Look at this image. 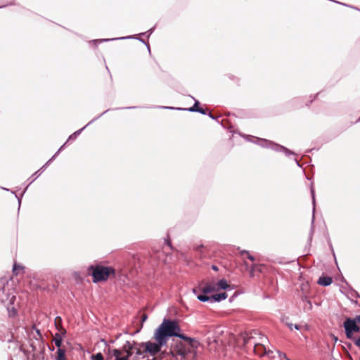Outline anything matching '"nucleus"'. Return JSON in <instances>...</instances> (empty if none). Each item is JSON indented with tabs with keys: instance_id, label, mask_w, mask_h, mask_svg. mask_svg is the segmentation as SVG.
I'll return each mask as SVG.
<instances>
[{
	"instance_id": "f257e3e1",
	"label": "nucleus",
	"mask_w": 360,
	"mask_h": 360,
	"mask_svg": "<svg viewBox=\"0 0 360 360\" xmlns=\"http://www.w3.org/2000/svg\"><path fill=\"white\" fill-rule=\"evenodd\" d=\"M181 327L176 320L164 319L162 323L156 328L155 333L158 335L159 338L164 341L166 344L169 338H180L182 333Z\"/></svg>"
},
{
	"instance_id": "f03ea898",
	"label": "nucleus",
	"mask_w": 360,
	"mask_h": 360,
	"mask_svg": "<svg viewBox=\"0 0 360 360\" xmlns=\"http://www.w3.org/2000/svg\"><path fill=\"white\" fill-rule=\"evenodd\" d=\"M255 335H259V342H253L254 352L259 356H263L266 353V348L264 346V342L268 341L266 336L260 335L257 330H253L250 333H242L239 341H242L243 346H246L249 343H251L252 340L255 339Z\"/></svg>"
},
{
	"instance_id": "7ed1b4c3",
	"label": "nucleus",
	"mask_w": 360,
	"mask_h": 360,
	"mask_svg": "<svg viewBox=\"0 0 360 360\" xmlns=\"http://www.w3.org/2000/svg\"><path fill=\"white\" fill-rule=\"evenodd\" d=\"M242 136L248 141L253 142L262 148H270L275 152L283 153L288 157L291 155H295L293 151L274 141L265 139L255 137L250 135L244 134L242 135Z\"/></svg>"
},
{
	"instance_id": "20e7f679",
	"label": "nucleus",
	"mask_w": 360,
	"mask_h": 360,
	"mask_svg": "<svg viewBox=\"0 0 360 360\" xmlns=\"http://www.w3.org/2000/svg\"><path fill=\"white\" fill-rule=\"evenodd\" d=\"M94 283L105 281L110 276L115 275V269L110 266H105L99 264H91L87 268Z\"/></svg>"
},
{
	"instance_id": "39448f33",
	"label": "nucleus",
	"mask_w": 360,
	"mask_h": 360,
	"mask_svg": "<svg viewBox=\"0 0 360 360\" xmlns=\"http://www.w3.org/2000/svg\"><path fill=\"white\" fill-rule=\"evenodd\" d=\"M154 29H155V27L149 29L146 32H141L138 34H133V35H129V36H126V37L93 39V40L89 41V44L93 45L94 47H96L98 46V44L103 43V42L125 40V39H136V40L141 41V43L144 44L146 46L148 51L150 52V49L149 44L141 37H146L147 38H149L150 36L152 34L153 32L154 31Z\"/></svg>"
},
{
	"instance_id": "423d86ee",
	"label": "nucleus",
	"mask_w": 360,
	"mask_h": 360,
	"mask_svg": "<svg viewBox=\"0 0 360 360\" xmlns=\"http://www.w3.org/2000/svg\"><path fill=\"white\" fill-rule=\"evenodd\" d=\"M154 339L155 340L156 342H141L140 347H144V352L148 353L150 356H155L158 353H159L161 350V348L164 346H165L167 344L162 341L158 335L155 333H154Z\"/></svg>"
},
{
	"instance_id": "0eeeda50",
	"label": "nucleus",
	"mask_w": 360,
	"mask_h": 360,
	"mask_svg": "<svg viewBox=\"0 0 360 360\" xmlns=\"http://www.w3.org/2000/svg\"><path fill=\"white\" fill-rule=\"evenodd\" d=\"M346 338L349 340L353 339L354 333L360 332V326L352 321V318L347 317L343 323Z\"/></svg>"
},
{
	"instance_id": "6e6552de",
	"label": "nucleus",
	"mask_w": 360,
	"mask_h": 360,
	"mask_svg": "<svg viewBox=\"0 0 360 360\" xmlns=\"http://www.w3.org/2000/svg\"><path fill=\"white\" fill-rule=\"evenodd\" d=\"M51 162H49V160L46 162V163L43 165L39 169H38L37 172H35L30 178V179H31L30 184L25 187V188L24 189V191H22V194L20 196H18L15 191H11V192L15 195V197L17 198L18 200V210L20 209V205H21V200H22V195L25 193L28 186L30 184H31L32 182H34L41 174L42 172L44 171L45 168L50 164Z\"/></svg>"
},
{
	"instance_id": "1a4fd4ad",
	"label": "nucleus",
	"mask_w": 360,
	"mask_h": 360,
	"mask_svg": "<svg viewBox=\"0 0 360 360\" xmlns=\"http://www.w3.org/2000/svg\"><path fill=\"white\" fill-rule=\"evenodd\" d=\"M227 297L228 295L226 292H220L210 296L197 295V299L202 302H210L211 303H214L220 302L226 300Z\"/></svg>"
},
{
	"instance_id": "9d476101",
	"label": "nucleus",
	"mask_w": 360,
	"mask_h": 360,
	"mask_svg": "<svg viewBox=\"0 0 360 360\" xmlns=\"http://www.w3.org/2000/svg\"><path fill=\"white\" fill-rule=\"evenodd\" d=\"M110 109H108L106 110H105L103 112H102L101 114H100L98 116L94 117V119H92L89 122H88L84 127H83L82 128H81L80 129L75 131L73 134H72L71 135L69 136L68 140H67V142L70 141H74L77 139V137L82 133V131L86 128L88 126H89L90 124H91L93 122H94L95 121H96L97 120H98L100 117H101L103 115H105L106 112H108V111H110Z\"/></svg>"
},
{
	"instance_id": "9b49d317",
	"label": "nucleus",
	"mask_w": 360,
	"mask_h": 360,
	"mask_svg": "<svg viewBox=\"0 0 360 360\" xmlns=\"http://www.w3.org/2000/svg\"><path fill=\"white\" fill-rule=\"evenodd\" d=\"M310 193L311 195V200H312V205H313V214H312V219H311V229L309 233V238L308 240L309 243H311L312 240V237L314 232V212H315V206H316V199H315V191L314 188L311 186L310 189Z\"/></svg>"
},
{
	"instance_id": "f8f14e48",
	"label": "nucleus",
	"mask_w": 360,
	"mask_h": 360,
	"mask_svg": "<svg viewBox=\"0 0 360 360\" xmlns=\"http://www.w3.org/2000/svg\"><path fill=\"white\" fill-rule=\"evenodd\" d=\"M191 98L195 101V103L193 106L184 108H174V107H167V106H161V108H165V109H169V110H184V111H188V112H196L198 110V108H200V102L195 99L193 96Z\"/></svg>"
},
{
	"instance_id": "ddd939ff",
	"label": "nucleus",
	"mask_w": 360,
	"mask_h": 360,
	"mask_svg": "<svg viewBox=\"0 0 360 360\" xmlns=\"http://www.w3.org/2000/svg\"><path fill=\"white\" fill-rule=\"evenodd\" d=\"M8 304L6 306V309L8 311V316L9 317H14L17 314V310L13 306L14 302L15 300V297L14 295H8Z\"/></svg>"
},
{
	"instance_id": "4468645a",
	"label": "nucleus",
	"mask_w": 360,
	"mask_h": 360,
	"mask_svg": "<svg viewBox=\"0 0 360 360\" xmlns=\"http://www.w3.org/2000/svg\"><path fill=\"white\" fill-rule=\"evenodd\" d=\"M13 335L8 329L6 327H3L0 330V340L2 342H11L13 341Z\"/></svg>"
},
{
	"instance_id": "2eb2a0df",
	"label": "nucleus",
	"mask_w": 360,
	"mask_h": 360,
	"mask_svg": "<svg viewBox=\"0 0 360 360\" xmlns=\"http://www.w3.org/2000/svg\"><path fill=\"white\" fill-rule=\"evenodd\" d=\"M217 290L216 285L212 283H206L205 285L200 288L201 293L198 295H205L209 296L208 294L212 292H215Z\"/></svg>"
},
{
	"instance_id": "dca6fc26",
	"label": "nucleus",
	"mask_w": 360,
	"mask_h": 360,
	"mask_svg": "<svg viewBox=\"0 0 360 360\" xmlns=\"http://www.w3.org/2000/svg\"><path fill=\"white\" fill-rule=\"evenodd\" d=\"M179 338L186 341L189 346H191L192 348H197L199 345V342L195 338L188 337L184 333L181 335Z\"/></svg>"
},
{
	"instance_id": "f3484780",
	"label": "nucleus",
	"mask_w": 360,
	"mask_h": 360,
	"mask_svg": "<svg viewBox=\"0 0 360 360\" xmlns=\"http://www.w3.org/2000/svg\"><path fill=\"white\" fill-rule=\"evenodd\" d=\"M333 283V278L328 276H321L319 278L317 283L321 286L327 287Z\"/></svg>"
},
{
	"instance_id": "a211bd4d",
	"label": "nucleus",
	"mask_w": 360,
	"mask_h": 360,
	"mask_svg": "<svg viewBox=\"0 0 360 360\" xmlns=\"http://www.w3.org/2000/svg\"><path fill=\"white\" fill-rule=\"evenodd\" d=\"M217 290H231V287L228 284L227 281L225 278L220 279L216 284Z\"/></svg>"
},
{
	"instance_id": "6ab92c4d",
	"label": "nucleus",
	"mask_w": 360,
	"mask_h": 360,
	"mask_svg": "<svg viewBox=\"0 0 360 360\" xmlns=\"http://www.w3.org/2000/svg\"><path fill=\"white\" fill-rule=\"evenodd\" d=\"M61 323H62L61 317L56 316L55 319L56 328L64 336L66 334V330L62 327Z\"/></svg>"
},
{
	"instance_id": "aec40b11",
	"label": "nucleus",
	"mask_w": 360,
	"mask_h": 360,
	"mask_svg": "<svg viewBox=\"0 0 360 360\" xmlns=\"http://www.w3.org/2000/svg\"><path fill=\"white\" fill-rule=\"evenodd\" d=\"M62 336H63V335L61 334V333H56L54 335L53 341L54 342L55 345L56 346V347L58 349L61 347L62 341H63Z\"/></svg>"
},
{
	"instance_id": "412c9836",
	"label": "nucleus",
	"mask_w": 360,
	"mask_h": 360,
	"mask_svg": "<svg viewBox=\"0 0 360 360\" xmlns=\"http://www.w3.org/2000/svg\"><path fill=\"white\" fill-rule=\"evenodd\" d=\"M56 354H57V356L56 359V360H66L65 349H63L62 348L58 349L57 352H56Z\"/></svg>"
},
{
	"instance_id": "4be33fe9",
	"label": "nucleus",
	"mask_w": 360,
	"mask_h": 360,
	"mask_svg": "<svg viewBox=\"0 0 360 360\" xmlns=\"http://www.w3.org/2000/svg\"><path fill=\"white\" fill-rule=\"evenodd\" d=\"M122 349L123 352H127V351H129V350H134L132 345L131 344V342L129 340L125 342V343L122 346Z\"/></svg>"
},
{
	"instance_id": "5701e85b",
	"label": "nucleus",
	"mask_w": 360,
	"mask_h": 360,
	"mask_svg": "<svg viewBox=\"0 0 360 360\" xmlns=\"http://www.w3.org/2000/svg\"><path fill=\"white\" fill-rule=\"evenodd\" d=\"M142 347H136V349H134V350H135L136 356L137 358H139V357H141V358H144V356H143V354L145 352H144V350H143V351H142V350H141V348H142Z\"/></svg>"
},
{
	"instance_id": "b1692460",
	"label": "nucleus",
	"mask_w": 360,
	"mask_h": 360,
	"mask_svg": "<svg viewBox=\"0 0 360 360\" xmlns=\"http://www.w3.org/2000/svg\"><path fill=\"white\" fill-rule=\"evenodd\" d=\"M91 360H104L103 356L101 352H98L95 354L91 355Z\"/></svg>"
},
{
	"instance_id": "393cba45",
	"label": "nucleus",
	"mask_w": 360,
	"mask_h": 360,
	"mask_svg": "<svg viewBox=\"0 0 360 360\" xmlns=\"http://www.w3.org/2000/svg\"><path fill=\"white\" fill-rule=\"evenodd\" d=\"M22 269H23V267L21 265L15 263L13 266V273L15 275H18V270Z\"/></svg>"
},
{
	"instance_id": "a878e982",
	"label": "nucleus",
	"mask_w": 360,
	"mask_h": 360,
	"mask_svg": "<svg viewBox=\"0 0 360 360\" xmlns=\"http://www.w3.org/2000/svg\"><path fill=\"white\" fill-rule=\"evenodd\" d=\"M303 308L305 311H311L312 309L311 302L310 300H307V302H306V304L304 306Z\"/></svg>"
},
{
	"instance_id": "bb28decb",
	"label": "nucleus",
	"mask_w": 360,
	"mask_h": 360,
	"mask_svg": "<svg viewBox=\"0 0 360 360\" xmlns=\"http://www.w3.org/2000/svg\"><path fill=\"white\" fill-rule=\"evenodd\" d=\"M122 352L119 349H114L112 350V355L115 357V359H118L121 356Z\"/></svg>"
},
{
	"instance_id": "cd10ccee",
	"label": "nucleus",
	"mask_w": 360,
	"mask_h": 360,
	"mask_svg": "<svg viewBox=\"0 0 360 360\" xmlns=\"http://www.w3.org/2000/svg\"><path fill=\"white\" fill-rule=\"evenodd\" d=\"M176 353L178 355L185 357L186 355V351L184 348H179L177 349Z\"/></svg>"
},
{
	"instance_id": "c85d7f7f",
	"label": "nucleus",
	"mask_w": 360,
	"mask_h": 360,
	"mask_svg": "<svg viewBox=\"0 0 360 360\" xmlns=\"http://www.w3.org/2000/svg\"><path fill=\"white\" fill-rule=\"evenodd\" d=\"M227 77H229V79L233 80V81L236 82V83H238V82H239V79L237 77H236L231 74L227 75Z\"/></svg>"
},
{
	"instance_id": "c756f323",
	"label": "nucleus",
	"mask_w": 360,
	"mask_h": 360,
	"mask_svg": "<svg viewBox=\"0 0 360 360\" xmlns=\"http://www.w3.org/2000/svg\"><path fill=\"white\" fill-rule=\"evenodd\" d=\"M147 319H148V315H147L146 314H143L141 315V326H143V323H144Z\"/></svg>"
},
{
	"instance_id": "7c9ffc66",
	"label": "nucleus",
	"mask_w": 360,
	"mask_h": 360,
	"mask_svg": "<svg viewBox=\"0 0 360 360\" xmlns=\"http://www.w3.org/2000/svg\"><path fill=\"white\" fill-rule=\"evenodd\" d=\"M354 343V345L359 347H360V337L359 338H354L352 339Z\"/></svg>"
},
{
	"instance_id": "2f4dec72",
	"label": "nucleus",
	"mask_w": 360,
	"mask_h": 360,
	"mask_svg": "<svg viewBox=\"0 0 360 360\" xmlns=\"http://www.w3.org/2000/svg\"><path fill=\"white\" fill-rule=\"evenodd\" d=\"M278 355H279V357H280V358L283 357V358H284L285 360H291L290 359H289V358L286 356V354H285V353H283V352H280V351H278Z\"/></svg>"
},
{
	"instance_id": "473e14b6",
	"label": "nucleus",
	"mask_w": 360,
	"mask_h": 360,
	"mask_svg": "<svg viewBox=\"0 0 360 360\" xmlns=\"http://www.w3.org/2000/svg\"><path fill=\"white\" fill-rule=\"evenodd\" d=\"M289 328L292 330V327L293 328L296 329V330H300V325H297V324H295L293 325L292 323H290L288 325Z\"/></svg>"
},
{
	"instance_id": "72a5a7b5",
	"label": "nucleus",
	"mask_w": 360,
	"mask_h": 360,
	"mask_svg": "<svg viewBox=\"0 0 360 360\" xmlns=\"http://www.w3.org/2000/svg\"><path fill=\"white\" fill-rule=\"evenodd\" d=\"M131 344L132 345V347H133V349H136V347H140V343L133 340L132 342H131Z\"/></svg>"
},
{
	"instance_id": "f704fd0d",
	"label": "nucleus",
	"mask_w": 360,
	"mask_h": 360,
	"mask_svg": "<svg viewBox=\"0 0 360 360\" xmlns=\"http://www.w3.org/2000/svg\"><path fill=\"white\" fill-rule=\"evenodd\" d=\"M126 354V356L124 357H128V359L133 355V350L127 351V352H124Z\"/></svg>"
},
{
	"instance_id": "c9c22d12",
	"label": "nucleus",
	"mask_w": 360,
	"mask_h": 360,
	"mask_svg": "<svg viewBox=\"0 0 360 360\" xmlns=\"http://www.w3.org/2000/svg\"><path fill=\"white\" fill-rule=\"evenodd\" d=\"M352 321H354L355 323H360V315L356 316L354 318L352 319Z\"/></svg>"
},
{
	"instance_id": "e433bc0d",
	"label": "nucleus",
	"mask_w": 360,
	"mask_h": 360,
	"mask_svg": "<svg viewBox=\"0 0 360 360\" xmlns=\"http://www.w3.org/2000/svg\"><path fill=\"white\" fill-rule=\"evenodd\" d=\"M197 112H199L202 115H207V111L206 110L203 109L202 108H198V110L197 111Z\"/></svg>"
},
{
	"instance_id": "4c0bfd02",
	"label": "nucleus",
	"mask_w": 360,
	"mask_h": 360,
	"mask_svg": "<svg viewBox=\"0 0 360 360\" xmlns=\"http://www.w3.org/2000/svg\"><path fill=\"white\" fill-rule=\"evenodd\" d=\"M237 250H240V254L241 255H244V254H247L248 255L250 252L248 250H240V248L239 247L237 248Z\"/></svg>"
},
{
	"instance_id": "58836bf2",
	"label": "nucleus",
	"mask_w": 360,
	"mask_h": 360,
	"mask_svg": "<svg viewBox=\"0 0 360 360\" xmlns=\"http://www.w3.org/2000/svg\"><path fill=\"white\" fill-rule=\"evenodd\" d=\"M138 106H129L126 108H120V109H136L138 108ZM113 110H119V108H114Z\"/></svg>"
},
{
	"instance_id": "ea45409f",
	"label": "nucleus",
	"mask_w": 360,
	"mask_h": 360,
	"mask_svg": "<svg viewBox=\"0 0 360 360\" xmlns=\"http://www.w3.org/2000/svg\"><path fill=\"white\" fill-rule=\"evenodd\" d=\"M60 152L58 150L57 152L49 160V162L53 161Z\"/></svg>"
},
{
	"instance_id": "a19ab883",
	"label": "nucleus",
	"mask_w": 360,
	"mask_h": 360,
	"mask_svg": "<svg viewBox=\"0 0 360 360\" xmlns=\"http://www.w3.org/2000/svg\"><path fill=\"white\" fill-rule=\"evenodd\" d=\"M300 298H301V300H302V302H307V300H309L308 299V297H307L306 295H301V297H300Z\"/></svg>"
},
{
	"instance_id": "79ce46f5",
	"label": "nucleus",
	"mask_w": 360,
	"mask_h": 360,
	"mask_svg": "<svg viewBox=\"0 0 360 360\" xmlns=\"http://www.w3.org/2000/svg\"><path fill=\"white\" fill-rule=\"evenodd\" d=\"M141 329H142V326H141L139 328H137L136 330H134V332H133V333L131 334V336H134V335H135L136 334H138V333L141 331Z\"/></svg>"
},
{
	"instance_id": "37998d69",
	"label": "nucleus",
	"mask_w": 360,
	"mask_h": 360,
	"mask_svg": "<svg viewBox=\"0 0 360 360\" xmlns=\"http://www.w3.org/2000/svg\"><path fill=\"white\" fill-rule=\"evenodd\" d=\"M255 264H253V265L251 266V269H250V276H254V271H255Z\"/></svg>"
},
{
	"instance_id": "c03bdc74",
	"label": "nucleus",
	"mask_w": 360,
	"mask_h": 360,
	"mask_svg": "<svg viewBox=\"0 0 360 360\" xmlns=\"http://www.w3.org/2000/svg\"><path fill=\"white\" fill-rule=\"evenodd\" d=\"M248 259L252 262L255 261V257L254 256L251 255L250 253L248 255Z\"/></svg>"
},
{
	"instance_id": "a18cd8bd",
	"label": "nucleus",
	"mask_w": 360,
	"mask_h": 360,
	"mask_svg": "<svg viewBox=\"0 0 360 360\" xmlns=\"http://www.w3.org/2000/svg\"><path fill=\"white\" fill-rule=\"evenodd\" d=\"M208 116H209L211 119H212V120H217V118H218V117H216V116L213 115L212 114V112H210L208 113ZM219 117H220V116H219Z\"/></svg>"
},
{
	"instance_id": "49530a36",
	"label": "nucleus",
	"mask_w": 360,
	"mask_h": 360,
	"mask_svg": "<svg viewBox=\"0 0 360 360\" xmlns=\"http://www.w3.org/2000/svg\"><path fill=\"white\" fill-rule=\"evenodd\" d=\"M165 243L171 249H172V243L169 239L165 240Z\"/></svg>"
},
{
	"instance_id": "de8ad7c7",
	"label": "nucleus",
	"mask_w": 360,
	"mask_h": 360,
	"mask_svg": "<svg viewBox=\"0 0 360 360\" xmlns=\"http://www.w3.org/2000/svg\"><path fill=\"white\" fill-rule=\"evenodd\" d=\"M198 291H200V289H198V288H193L192 290V292L197 296L198 295Z\"/></svg>"
},
{
	"instance_id": "09e8293b",
	"label": "nucleus",
	"mask_w": 360,
	"mask_h": 360,
	"mask_svg": "<svg viewBox=\"0 0 360 360\" xmlns=\"http://www.w3.org/2000/svg\"><path fill=\"white\" fill-rule=\"evenodd\" d=\"M330 248H331L332 252H333V257H334V259H335V262L336 264H338V262H337V259H336V257H335V252H334L333 246L331 245H330Z\"/></svg>"
},
{
	"instance_id": "8fccbe9b",
	"label": "nucleus",
	"mask_w": 360,
	"mask_h": 360,
	"mask_svg": "<svg viewBox=\"0 0 360 360\" xmlns=\"http://www.w3.org/2000/svg\"><path fill=\"white\" fill-rule=\"evenodd\" d=\"M115 360H129V359H128V357L120 356L118 359H115Z\"/></svg>"
},
{
	"instance_id": "3c124183",
	"label": "nucleus",
	"mask_w": 360,
	"mask_h": 360,
	"mask_svg": "<svg viewBox=\"0 0 360 360\" xmlns=\"http://www.w3.org/2000/svg\"><path fill=\"white\" fill-rule=\"evenodd\" d=\"M332 338H333V340H334L335 342H338V338L337 336H335V335H332Z\"/></svg>"
},
{
	"instance_id": "603ef678",
	"label": "nucleus",
	"mask_w": 360,
	"mask_h": 360,
	"mask_svg": "<svg viewBox=\"0 0 360 360\" xmlns=\"http://www.w3.org/2000/svg\"><path fill=\"white\" fill-rule=\"evenodd\" d=\"M212 269L214 271H218V269H218V267H217V266H216V265H212Z\"/></svg>"
},
{
	"instance_id": "864d4df0",
	"label": "nucleus",
	"mask_w": 360,
	"mask_h": 360,
	"mask_svg": "<svg viewBox=\"0 0 360 360\" xmlns=\"http://www.w3.org/2000/svg\"><path fill=\"white\" fill-rule=\"evenodd\" d=\"M68 142L66 141L63 146H61L59 148H58V150L60 152L63 148L65 147V146L66 145Z\"/></svg>"
},
{
	"instance_id": "5fc2aeb1",
	"label": "nucleus",
	"mask_w": 360,
	"mask_h": 360,
	"mask_svg": "<svg viewBox=\"0 0 360 360\" xmlns=\"http://www.w3.org/2000/svg\"><path fill=\"white\" fill-rule=\"evenodd\" d=\"M272 353H273V352L271 350H270V349L267 350L266 349V353L265 354V355L269 356L270 354H272Z\"/></svg>"
},
{
	"instance_id": "6e6d98bb",
	"label": "nucleus",
	"mask_w": 360,
	"mask_h": 360,
	"mask_svg": "<svg viewBox=\"0 0 360 360\" xmlns=\"http://www.w3.org/2000/svg\"><path fill=\"white\" fill-rule=\"evenodd\" d=\"M203 247V245H198L196 246L195 249L196 250H200V248H202Z\"/></svg>"
},
{
	"instance_id": "4d7b16f0",
	"label": "nucleus",
	"mask_w": 360,
	"mask_h": 360,
	"mask_svg": "<svg viewBox=\"0 0 360 360\" xmlns=\"http://www.w3.org/2000/svg\"><path fill=\"white\" fill-rule=\"evenodd\" d=\"M295 162L298 167H302L301 165L300 164L299 161L296 158L295 159Z\"/></svg>"
},
{
	"instance_id": "13d9d810",
	"label": "nucleus",
	"mask_w": 360,
	"mask_h": 360,
	"mask_svg": "<svg viewBox=\"0 0 360 360\" xmlns=\"http://www.w3.org/2000/svg\"><path fill=\"white\" fill-rule=\"evenodd\" d=\"M49 349L51 351H54V349H55V348H54V347H53V346H51V347L49 346Z\"/></svg>"
},
{
	"instance_id": "bf43d9fd",
	"label": "nucleus",
	"mask_w": 360,
	"mask_h": 360,
	"mask_svg": "<svg viewBox=\"0 0 360 360\" xmlns=\"http://www.w3.org/2000/svg\"><path fill=\"white\" fill-rule=\"evenodd\" d=\"M342 282L345 283V284L348 285L347 281L343 278L342 280Z\"/></svg>"
},
{
	"instance_id": "052dcab7",
	"label": "nucleus",
	"mask_w": 360,
	"mask_h": 360,
	"mask_svg": "<svg viewBox=\"0 0 360 360\" xmlns=\"http://www.w3.org/2000/svg\"><path fill=\"white\" fill-rule=\"evenodd\" d=\"M101 342H103L105 344V345H108L107 342L104 339H101Z\"/></svg>"
},
{
	"instance_id": "680f3d73",
	"label": "nucleus",
	"mask_w": 360,
	"mask_h": 360,
	"mask_svg": "<svg viewBox=\"0 0 360 360\" xmlns=\"http://www.w3.org/2000/svg\"><path fill=\"white\" fill-rule=\"evenodd\" d=\"M121 335H122V334H121V333L117 334V336H116V339L120 338V337Z\"/></svg>"
},
{
	"instance_id": "e2e57ef3",
	"label": "nucleus",
	"mask_w": 360,
	"mask_h": 360,
	"mask_svg": "<svg viewBox=\"0 0 360 360\" xmlns=\"http://www.w3.org/2000/svg\"><path fill=\"white\" fill-rule=\"evenodd\" d=\"M233 299V296H232V297L230 298L229 301H230V302H232Z\"/></svg>"
},
{
	"instance_id": "0e129e2a",
	"label": "nucleus",
	"mask_w": 360,
	"mask_h": 360,
	"mask_svg": "<svg viewBox=\"0 0 360 360\" xmlns=\"http://www.w3.org/2000/svg\"><path fill=\"white\" fill-rule=\"evenodd\" d=\"M2 189L6 190V191H10L9 189L6 188H2Z\"/></svg>"
},
{
	"instance_id": "69168bd1",
	"label": "nucleus",
	"mask_w": 360,
	"mask_h": 360,
	"mask_svg": "<svg viewBox=\"0 0 360 360\" xmlns=\"http://www.w3.org/2000/svg\"><path fill=\"white\" fill-rule=\"evenodd\" d=\"M360 122V117H359V119L356 120V122Z\"/></svg>"
},
{
	"instance_id": "338daca9",
	"label": "nucleus",
	"mask_w": 360,
	"mask_h": 360,
	"mask_svg": "<svg viewBox=\"0 0 360 360\" xmlns=\"http://www.w3.org/2000/svg\"><path fill=\"white\" fill-rule=\"evenodd\" d=\"M0 290L4 291V288H0Z\"/></svg>"
},
{
	"instance_id": "774afa93",
	"label": "nucleus",
	"mask_w": 360,
	"mask_h": 360,
	"mask_svg": "<svg viewBox=\"0 0 360 360\" xmlns=\"http://www.w3.org/2000/svg\"><path fill=\"white\" fill-rule=\"evenodd\" d=\"M115 342V340H111L110 341V343H114Z\"/></svg>"
}]
</instances>
